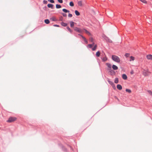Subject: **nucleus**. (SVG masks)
<instances>
[{
  "label": "nucleus",
  "instance_id": "18",
  "mask_svg": "<svg viewBox=\"0 0 152 152\" xmlns=\"http://www.w3.org/2000/svg\"><path fill=\"white\" fill-rule=\"evenodd\" d=\"M118 78L117 77H116L115 79V81H114L115 83H118Z\"/></svg>",
  "mask_w": 152,
  "mask_h": 152
},
{
  "label": "nucleus",
  "instance_id": "42",
  "mask_svg": "<svg viewBox=\"0 0 152 152\" xmlns=\"http://www.w3.org/2000/svg\"><path fill=\"white\" fill-rule=\"evenodd\" d=\"M62 20H63V18L62 17H61V18H60V20L62 21Z\"/></svg>",
  "mask_w": 152,
  "mask_h": 152
},
{
  "label": "nucleus",
  "instance_id": "2",
  "mask_svg": "<svg viewBox=\"0 0 152 152\" xmlns=\"http://www.w3.org/2000/svg\"><path fill=\"white\" fill-rule=\"evenodd\" d=\"M16 118L15 117H10L7 121V122H13L16 120Z\"/></svg>",
  "mask_w": 152,
  "mask_h": 152
},
{
  "label": "nucleus",
  "instance_id": "47",
  "mask_svg": "<svg viewBox=\"0 0 152 152\" xmlns=\"http://www.w3.org/2000/svg\"><path fill=\"white\" fill-rule=\"evenodd\" d=\"M78 35H79L80 36H81V35H82L80 34H78Z\"/></svg>",
  "mask_w": 152,
  "mask_h": 152
},
{
  "label": "nucleus",
  "instance_id": "46",
  "mask_svg": "<svg viewBox=\"0 0 152 152\" xmlns=\"http://www.w3.org/2000/svg\"><path fill=\"white\" fill-rule=\"evenodd\" d=\"M114 87H113V88H114V89H115V88H115V86H114Z\"/></svg>",
  "mask_w": 152,
  "mask_h": 152
},
{
  "label": "nucleus",
  "instance_id": "29",
  "mask_svg": "<svg viewBox=\"0 0 152 152\" xmlns=\"http://www.w3.org/2000/svg\"><path fill=\"white\" fill-rule=\"evenodd\" d=\"M129 53H126L125 54V56L127 58V57H129Z\"/></svg>",
  "mask_w": 152,
  "mask_h": 152
},
{
  "label": "nucleus",
  "instance_id": "37",
  "mask_svg": "<svg viewBox=\"0 0 152 152\" xmlns=\"http://www.w3.org/2000/svg\"><path fill=\"white\" fill-rule=\"evenodd\" d=\"M72 15L70 13H69L68 15V16L70 18L72 17Z\"/></svg>",
  "mask_w": 152,
  "mask_h": 152
},
{
  "label": "nucleus",
  "instance_id": "1",
  "mask_svg": "<svg viewBox=\"0 0 152 152\" xmlns=\"http://www.w3.org/2000/svg\"><path fill=\"white\" fill-rule=\"evenodd\" d=\"M112 58L113 61L117 63H119L120 62V59L119 57L115 55H113L112 56Z\"/></svg>",
  "mask_w": 152,
  "mask_h": 152
},
{
  "label": "nucleus",
  "instance_id": "41",
  "mask_svg": "<svg viewBox=\"0 0 152 152\" xmlns=\"http://www.w3.org/2000/svg\"><path fill=\"white\" fill-rule=\"evenodd\" d=\"M51 19H52L53 21H55V19L53 18H51Z\"/></svg>",
  "mask_w": 152,
  "mask_h": 152
},
{
  "label": "nucleus",
  "instance_id": "13",
  "mask_svg": "<svg viewBox=\"0 0 152 152\" xmlns=\"http://www.w3.org/2000/svg\"><path fill=\"white\" fill-rule=\"evenodd\" d=\"M108 70H109L111 74H114L115 73V72L112 69H108Z\"/></svg>",
  "mask_w": 152,
  "mask_h": 152
},
{
  "label": "nucleus",
  "instance_id": "24",
  "mask_svg": "<svg viewBox=\"0 0 152 152\" xmlns=\"http://www.w3.org/2000/svg\"><path fill=\"white\" fill-rule=\"evenodd\" d=\"M134 57L132 56H131L130 57V59L129 60L130 61H134Z\"/></svg>",
  "mask_w": 152,
  "mask_h": 152
},
{
  "label": "nucleus",
  "instance_id": "9",
  "mask_svg": "<svg viewBox=\"0 0 152 152\" xmlns=\"http://www.w3.org/2000/svg\"><path fill=\"white\" fill-rule=\"evenodd\" d=\"M81 37H82V38H83V39L84 40L85 43L86 44H87L88 43V42L87 40L86 39V38L82 35H81Z\"/></svg>",
  "mask_w": 152,
  "mask_h": 152
},
{
  "label": "nucleus",
  "instance_id": "39",
  "mask_svg": "<svg viewBox=\"0 0 152 152\" xmlns=\"http://www.w3.org/2000/svg\"><path fill=\"white\" fill-rule=\"evenodd\" d=\"M85 30L86 32V33H88L89 34H90V33L87 30H86V29H85Z\"/></svg>",
  "mask_w": 152,
  "mask_h": 152
},
{
  "label": "nucleus",
  "instance_id": "33",
  "mask_svg": "<svg viewBox=\"0 0 152 152\" xmlns=\"http://www.w3.org/2000/svg\"><path fill=\"white\" fill-rule=\"evenodd\" d=\"M148 93L151 95H152V91L150 90H148Z\"/></svg>",
  "mask_w": 152,
  "mask_h": 152
},
{
  "label": "nucleus",
  "instance_id": "23",
  "mask_svg": "<svg viewBox=\"0 0 152 152\" xmlns=\"http://www.w3.org/2000/svg\"><path fill=\"white\" fill-rule=\"evenodd\" d=\"M66 28L67 29V30L69 31L71 33H72V31L70 29L69 27L67 26Z\"/></svg>",
  "mask_w": 152,
  "mask_h": 152
},
{
  "label": "nucleus",
  "instance_id": "12",
  "mask_svg": "<svg viewBox=\"0 0 152 152\" xmlns=\"http://www.w3.org/2000/svg\"><path fill=\"white\" fill-rule=\"evenodd\" d=\"M106 65L109 68V69H111L112 66L109 63H106Z\"/></svg>",
  "mask_w": 152,
  "mask_h": 152
},
{
  "label": "nucleus",
  "instance_id": "38",
  "mask_svg": "<svg viewBox=\"0 0 152 152\" xmlns=\"http://www.w3.org/2000/svg\"><path fill=\"white\" fill-rule=\"evenodd\" d=\"M43 3L44 4H46L47 3V1L46 0H44L43 1Z\"/></svg>",
  "mask_w": 152,
  "mask_h": 152
},
{
  "label": "nucleus",
  "instance_id": "21",
  "mask_svg": "<svg viewBox=\"0 0 152 152\" xmlns=\"http://www.w3.org/2000/svg\"><path fill=\"white\" fill-rule=\"evenodd\" d=\"M45 22L46 24H48L50 23V21L48 19H47L45 20Z\"/></svg>",
  "mask_w": 152,
  "mask_h": 152
},
{
  "label": "nucleus",
  "instance_id": "16",
  "mask_svg": "<svg viewBox=\"0 0 152 152\" xmlns=\"http://www.w3.org/2000/svg\"><path fill=\"white\" fill-rule=\"evenodd\" d=\"M62 11L65 13L69 12V11L65 9H62Z\"/></svg>",
  "mask_w": 152,
  "mask_h": 152
},
{
  "label": "nucleus",
  "instance_id": "27",
  "mask_svg": "<svg viewBox=\"0 0 152 152\" xmlns=\"http://www.w3.org/2000/svg\"><path fill=\"white\" fill-rule=\"evenodd\" d=\"M126 92H128L129 93H131V91L130 89H126Z\"/></svg>",
  "mask_w": 152,
  "mask_h": 152
},
{
  "label": "nucleus",
  "instance_id": "43",
  "mask_svg": "<svg viewBox=\"0 0 152 152\" xmlns=\"http://www.w3.org/2000/svg\"><path fill=\"white\" fill-rule=\"evenodd\" d=\"M92 42V44H91L92 45V46H93V45H94V42Z\"/></svg>",
  "mask_w": 152,
  "mask_h": 152
},
{
  "label": "nucleus",
  "instance_id": "10",
  "mask_svg": "<svg viewBox=\"0 0 152 152\" xmlns=\"http://www.w3.org/2000/svg\"><path fill=\"white\" fill-rule=\"evenodd\" d=\"M112 68L114 70H117L118 69V67L115 65H113L112 66Z\"/></svg>",
  "mask_w": 152,
  "mask_h": 152
},
{
  "label": "nucleus",
  "instance_id": "6",
  "mask_svg": "<svg viewBox=\"0 0 152 152\" xmlns=\"http://www.w3.org/2000/svg\"><path fill=\"white\" fill-rule=\"evenodd\" d=\"M101 59L103 61H105L107 60V58L105 56L104 57H101Z\"/></svg>",
  "mask_w": 152,
  "mask_h": 152
},
{
  "label": "nucleus",
  "instance_id": "36",
  "mask_svg": "<svg viewBox=\"0 0 152 152\" xmlns=\"http://www.w3.org/2000/svg\"><path fill=\"white\" fill-rule=\"evenodd\" d=\"M60 3H62L63 2V0H57Z\"/></svg>",
  "mask_w": 152,
  "mask_h": 152
},
{
  "label": "nucleus",
  "instance_id": "19",
  "mask_svg": "<svg viewBox=\"0 0 152 152\" xmlns=\"http://www.w3.org/2000/svg\"><path fill=\"white\" fill-rule=\"evenodd\" d=\"M143 75L145 76H148V72L146 71H145V72H143Z\"/></svg>",
  "mask_w": 152,
  "mask_h": 152
},
{
  "label": "nucleus",
  "instance_id": "31",
  "mask_svg": "<svg viewBox=\"0 0 152 152\" xmlns=\"http://www.w3.org/2000/svg\"><path fill=\"white\" fill-rule=\"evenodd\" d=\"M61 14L63 15V16L64 17H66L67 16V15L66 14L64 13H61Z\"/></svg>",
  "mask_w": 152,
  "mask_h": 152
},
{
  "label": "nucleus",
  "instance_id": "44",
  "mask_svg": "<svg viewBox=\"0 0 152 152\" xmlns=\"http://www.w3.org/2000/svg\"><path fill=\"white\" fill-rule=\"evenodd\" d=\"M109 42H112V41L110 39L109 40Z\"/></svg>",
  "mask_w": 152,
  "mask_h": 152
},
{
  "label": "nucleus",
  "instance_id": "5",
  "mask_svg": "<svg viewBox=\"0 0 152 152\" xmlns=\"http://www.w3.org/2000/svg\"><path fill=\"white\" fill-rule=\"evenodd\" d=\"M122 77L124 80H126L127 78V77L125 74H123L122 75Z\"/></svg>",
  "mask_w": 152,
  "mask_h": 152
},
{
  "label": "nucleus",
  "instance_id": "4",
  "mask_svg": "<svg viewBox=\"0 0 152 152\" xmlns=\"http://www.w3.org/2000/svg\"><path fill=\"white\" fill-rule=\"evenodd\" d=\"M147 58L148 60H152V55L149 54L147 55Z\"/></svg>",
  "mask_w": 152,
  "mask_h": 152
},
{
  "label": "nucleus",
  "instance_id": "30",
  "mask_svg": "<svg viewBox=\"0 0 152 152\" xmlns=\"http://www.w3.org/2000/svg\"><path fill=\"white\" fill-rule=\"evenodd\" d=\"M89 40L90 42H93L94 39L92 37H90L89 38Z\"/></svg>",
  "mask_w": 152,
  "mask_h": 152
},
{
  "label": "nucleus",
  "instance_id": "8",
  "mask_svg": "<svg viewBox=\"0 0 152 152\" xmlns=\"http://www.w3.org/2000/svg\"><path fill=\"white\" fill-rule=\"evenodd\" d=\"M117 88L119 90H121L122 89V87L121 86L120 84L117 85Z\"/></svg>",
  "mask_w": 152,
  "mask_h": 152
},
{
  "label": "nucleus",
  "instance_id": "7",
  "mask_svg": "<svg viewBox=\"0 0 152 152\" xmlns=\"http://www.w3.org/2000/svg\"><path fill=\"white\" fill-rule=\"evenodd\" d=\"M47 6L48 8H51L52 9L53 8V5L52 4H48Z\"/></svg>",
  "mask_w": 152,
  "mask_h": 152
},
{
  "label": "nucleus",
  "instance_id": "17",
  "mask_svg": "<svg viewBox=\"0 0 152 152\" xmlns=\"http://www.w3.org/2000/svg\"><path fill=\"white\" fill-rule=\"evenodd\" d=\"M70 26L71 27H73L74 26V23L73 21H71L70 22Z\"/></svg>",
  "mask_w": 152,
  "mask_h": 152
},
{
  "label": "nucleus",
  "instance_id": "3",
  "mask_svg": "<svg viewBox=\"0 0 152 152\" xmlns=\"http://www.w3.org/2000/svg\"><path fill=\"white\" fill-rule=\"evenodd\" d=\"M74 30L75 31L80 33H81L82 32V30L81 29L76 27L75 28Z\"/></svg>",
  "mask_w": 152,
  "mask_h": 152
},
{
  "label": "nucleus",
  "instance_id": "14",
  "mask_svg": "<svg viewBox=\"0 0 152 152\" xmlns=\"http://www.w3.org/2000/svg\"><path fill=\"white\" fill-rule=\"evenodd\" d=\"M75 15H76L79 16L80 15V13L78 11L76 10L75 11Z\"/></svg>",
  "mask_w": 152,
  "mask_h": 152
},
{
  "label": "nucleus",
  "instance_id": "11",
  "mask_svg": "<svg viewBox=\"0 0 152 152\" xmlns=\"http://www.w3.org/2000/svg\"><path fill=\"white\" fill-rule=\"evenodd\" d=\"M61 24L62 26L64 27H66L67 25V24L66 23H64L63 22H62L61 23Z\"/></svg>",
  "mask_w": 152,
  "mask_h": 152
},
{
  "label": "nucleus",
  "instance_id": "26",
  "mask_svg": "<svg viewBox=\"0 0 152 152\" xmlns=\"http://www.w3.org/2000/svg\"><path fill=\"white\" fill-rule=\"evenodd\" d=\"M77 4H78V5L79 6H82V2L81 1H79L78 2V3Z\"/></svg>",
  "mask_w": 152,
  "mask_h": 152
},
{
  "label": "nucleus",
  "instance_id": "25",
  "mask_svg": "<svg viewBox=\"0 0 152 152\" xmlns=\"http://www.w3.org/2000/svg\"><path fill=\"white\" fill-rule=\"evenodd\" d=\"M97 47V45H94V47H93V48H92V50L94 51V50H95L96 48Z\"/></svg>",
  "mask_w": 152,
  "mask_h": 152
},
{
  "label": "nucleus",
  "instance_id": "35",
  "mask_svg": "<svg viewBox=\"0 0 152 152\" xmlns=\"http://www.w3.org/2000/svg\"><path fill=\"white\" fill-rule=\"evenodd\" d=\"M48 1L51 3H54V1L53 0H48Z\"/></svg>",
  "mask_w": 152,
  "mask_h": 152
},
{
  "label": "nucleus",
  "instance_id": "40",
  "mask_svg": "<svg viewBox=\"0 0 152 152\" xmlns=\"http://www.w3.org/2000/svg\"><path fill=\"white\" fill-rule=\"evenodd\" d=\"M53 26H55V27H59V26L58 25H56V24H54L53 25Z\"/></svg>",
  "mask_w": 152,
  "mask_h": 152
},
{
  "label": "nucleus",
  "instance_id": "34",
  "mask_svg": "<svg viewBox=\"0 0 152 152\" xmlns=\"http://www.w3.org/2000/svg\"><path fill=\"white\" fill-rule=\"evenodd\" d=\"M141 2L144 3H147L146 1L145 0H140Z\"/></svg>",
  "mask_w": 152,
  "mask_h": 152
},
{
  "label": "nucleus",
  "instance_id": "48",
  "mask_svg": "<svg viewBox=\"0 0 152 152\" xmlns=\"http://www.w3.org/2000/svg\"><path fill=\"white\" fill-rule=\"evenodd\" d=\"M104 55H105V53H104Z\"/></svg>",
  "mask_w": 152,
  "mask_h": 152
},
{
  "label": "nucleus",
  "instance_id": "15",
  "mask_svg": "<svg viewBox=\"0 0 152 152\" xmlns=\"http://www.w3.org/2000/svg\"><path fill=\"white\" fill-rule=\"evenodd\" d=\"M108 82L112 86H114V83L112 81L108 80Z\"/></svg>",
  "mask_w": 152,
  "mask_h": 152
},
{
  "label": "nucleus",
  "instance_id": "20",
  "mask_svg": "<svg viewBox=\"0 0 152 152\" xmlns=\"http://www.w3.org/2000/svg\"><path fill=\"white\" fill-rule=\"evenodd\" d=\"M61 7V6L60 4H57L56 5V8L57 9H59Z\"/></svg>",
  "mask_w": 152,
  "mask_h": 152
},
{
  "label": "nucleus",
  "instance_id": "28",
  "mask_svg": "<svg viewBox=\"0 0 152 152\" xmlns=\"http://www.w3.org/2000/svg\"><path fill=\"white\" fill-rule=\"evenodd\" d=\"M69 5L70 6H73L74 5V3H73L72 2V1H71L70 3H69Z\"/></svg>",
  "mask_w": 152,
  "mask_h": 152
},
{
  "label": "nucleus",
  "instance_id": "45",
  "mask_svg": "<svg viewBox=\"0 0 152 152\" xmlns=\"http://www.w3.org/2000/svg\"><path fill=\"white\" fill-rule=\"evenodd\" d=\"M133 71L131 72V74H133Z\"/></svg>",
  "mask_w": 152,
  "mask_h": 152
},
{
  "label": "nucleus",
  "instance_id": "22",
  "mask_svg": "<svg viewBox=\"0 0 152 152\" xmlns=\"http://www.w3.org/2000/svg\"><path fill=\"white\" fill-rule=\"evenodd\" d=\"M96 55L97 57L99 56L100 55V53L99 51H98L96 53Z\"/></svg>",
  "mask_w": 152,
  "mask_h": 152
},
{
  "label": "nucleus",
  "instance_id": "32",
  "mask_svg": "<svg viewBox=\"0 0 152 152\" xmlns=\"http://www.w3.org/2000/svg\"><path fill=\"white\" fill-rule=\"evenodd\" d=\"M92 46H92V45L91 44H90L88 45L87 47L90 48H92Z\"/></svg>",
  "mask_w": 152,
  "mask_h": 152
}]
</instances>
